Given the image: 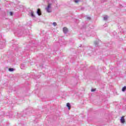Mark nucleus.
Here are the masks:
<instances>
[{"instance_id": "10", "label": "nucleus", "mask_w": 126, "mask_h": 126, "mask_svg": "<svg viewBox=\"0 0 126 126\" xmlns=\"http://www.w3.org/2000/svg\"><path fill=\"white\" fill-rule=\"evenodd\" d=\"M53 24L54 26H57V23L54 22V23H53Z\"/></svg>"}, {"instance_id": "4", "label": "nucleus", "mask_w": 126, "mask_h": 126, "mask_svg": "<svg viewBox=\"0 0 126 126\" xmlns=\"http://www.w3.org/2000/svg\"><path fill=\"white\" fill-rule=\"evenodd\" d=\"M66 106L68 107V110H70V108H71V107L70 106V103H66Z\"/></svg>"}, {"instance_id": "11", "label": "nucleus", "mask_w": 126, "mask_h": 126, "mask_svg": "<svg viewBox=\"0 0 126 126\" xmlns=\"http://www.w3.org/2000/svg\"><path fill=\"white\" fill-rule=\"evenodd\" d=\"M104 20H107L108 19V17H104Z\"/></svg>"}, {"instance_id": "7", "label": "nucleus", "mask_w": 126, "mask_h": 126, "mask_svg": "<svg viewBox=\"0 0 126 126\" xmlns=\"http://www.w3.org/2000/svg\"><path fill=\"white\" fill-rule=\"evenodd\" d=\"M13 70H14V69L12 68H9V71H13Z\"/></svg>"}, {"instance_id": "12", "label": "nucleus", "mask_w": 126, "mask_h": 126, "mask_svg": "<svg viewBox=\"0 0 126 126\" xmlns=\"http://www.w3.org/2000/svg\"><path fill=\"white\" fill-rule=\"evenodd\" d=\"M78 1H79V0H75V2H76V3H77V2H78Z\"/></svg>"}, {"instance_id": "5", "label": "nucleus", "mask_w": 126, "mask_h": 126, "mask_svg": "<svg viewBox=\"0 0 126 126\" xmlns=\"http://www.w3.org/2000/svg\"><path fill=\"white\" fill-rule=\"evenodd\" d=\"M37 14H38V15H41V10H40L39 8H38V9H37Z\"/></svg>"}, {"instance_id": "1", "label": "nucleus", "mask_w": 126, "mask_h": 126, "mask_svg": "<svg viewBox=\"0 0 126 126\" xmlns=\"http://www.w3.org/2000/svg\"><path fill=\"white\" fill-rule=\"evenodd\" d=\"M51 5L52 4H48L47 7L46 8L47 12H52V10H51Z\"/></svg>"}, {"instance_id": "9", "label": "nucleus", "mask_w": 126, "mask_h": 126, "mask_svg": "<svg viewBox=\"0 0 126 126\" xmlns=\"http://www.w3.org/2000/svg\"><path fill=\"white\" fill-rule=\"evenodd\" d=\"M94 91H96V89H92L91 90V92H94Z\"/></svg>"}, {"instance_id": "6", "label": "nucleus", "mask_w": 126, "mask_h": 126, "mask_svg": "<svg viewBox=\"0 0 126 126\" xmlns=\"http://www.w3.org/2000/svg\"><path fill=\"white\" fill-rule=\"evenodd\" d=\"M126 86H125V87H124L122 88V91H123V92H125V91H126Z\"/></svg>"}, {"instance_id": "2", "label": "nucleus", "mask_w": 126, "mask_h": 126, "mask_svg": "<svg viewBox=\"0 0 126 126\" xmlns=\"http://www.w3.org/2000/svg\"><path fill=\"white\" fill-rule=\"evenodd\" d=\"M120 122L121 124H125L126 123V119H125V116H123L121 117L120 119Z\"/></svg>"}, {"instance_id": "3", "label": "nucleus", "mask_w": 126, "mask_h": 126, "mask_svg": "<svg viewBox=\"0 0 126 126\" xmlns=\"http://www.w3.org/2000/svg\"><path fill=\"white\" fill-rule=\"evenodd\" d=\"M68 31V29L66 28V27H64L63 28V32L65 33V34H66V33H67Z\"/></svg>"}, {"instance_id": "8", "label": "nucleus", "mask_w": 126, "mask_h": 126, "mask_svg": "<svg viewBox=\"0 0 126 126\" xmlns=\"http://www.w3.org/2000/svg\"><path fill=\"white\" fill-rule=\"evenodd\" d=\"M9 13H10V15H11V16H12L13 15V12H10Z\"/></svg>"}, {"instance_id": "13", "label": "nucleus", "mask_w": 126, "mask_h": 126, "mask_svg": "<svg viewBox=\"0 0 126 126\" xmlns=\"http://www.w3.org/2000/svg\"><path fill=\"white\" fill-rule=\"evenodd\" d=\"M31 15H32V16H34V13L33 12H32L31 13Z\"/></svg>"}]
</instances>
